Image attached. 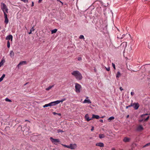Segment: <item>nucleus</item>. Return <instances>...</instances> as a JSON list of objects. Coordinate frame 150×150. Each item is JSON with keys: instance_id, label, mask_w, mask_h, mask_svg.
Listing matches in <instances>:
<instances>
[{"instance_id": "nucleus-1", "label": "nucleus", "mask_w": 150, "mask_h": 150, "mask_svg": "<svg viewBox=\"0 0 150 150\" xmlns=\"http://www.w3.org/2000/svg\"><path fill=\"white\" fill-rule=\"evenodd\" d=\"M1 9L4 13V23L7 24L8 22V19L7 14L8 13V9L6 5L4 3H1Z\"/></svg>"}, {"instance_id": "nucleus-2", "label": "nucleus", "mask_w": 150, "mask_h": 150, "mask_svg": "<svg viewBox=\"0 0 150 150\" xmlns=\"http://www.w3.org/2000/svg\"><path fill=\"white\" fill-rule=\"evenodd\" d=\"M148 115V114H145L141 115L140 118L139 120V122H144L147 121L149 117Z\"/></svg>"}, {"instance_id": "nucleus-3", "label": "nucleus", "mask_w": 150, "mask_h": 150, "mask_svg": "<svg viewBox=\"0 0 150 150\" xmlns=\"http://www.w3.org/2000/svg\"><path fill=\"white\" fill-rule=\"evenodd\" d=\"M81 87V86L78 83H76L75 86V91L77 93H79L80 92V89Z\"/></svg>"}, {"instance_id": "nucleus-4", "label": "nucleus", "mask_w": 150, "mask_h": 150, "mask_svg": "<svg viewBox=\"0 0 150 150\" xmlns=\"http://www.w3.org/2000/svg\"><path fill=\"white\" fill-rule=\"evenodd\" d=\"M50 139L51 141L55 144H56V143H58L60 142L59 139H54L52 137H50Z\"/></svg>"}, {"instance_id": "nucleus-5", "label": "nucleus", "mask_w": 150, "mask_h": 150, "mask_svg": "<svg viewBox=\"0 0 150 150\" xmlns=\"http://www.w3.org/2000/svg\"><path fill=\"white\" fill-rule=\"evenodd\" d=\"M144 130V128L142 125H139L137 126L136 130L138 132H141Z\"/></svg>"}, {"instance_id": "nucleus-6", "label": "nucleus", "mask_w": 150, "mask_h": 150, "mask_svg": "<svg viewBox=\"0 0 150 150\" xmlns=\"http://www.w3.org/2000/svg\"><path fill=\"white\" fill-rule=\"evenodd\" d=\"M148 68L150 69V64H146L145 66H142L141 67L142 69L144 71L146 70V69Z\"/></svg>"}, {"instance_id": "nucleus-7", "label": "nucleus", "mask_w": 150, "mask_h": 150, "mask_svg": "<svg viewBox=\"0 0 150 150\" xmlns=\"http://www.w3.org/2000/svg\"><path fill=\"white\" fill-rule=\"evenodd\" d=\"M69 148L71 149H73L76 147V145L75 144H70L69 146Z\"/></svg>"}, {"instance_id": "nucleus-8", "label": "nucleus", "mask_w": 150, "mask_h": 150, "mask_svg": "<svg viewBox=\"0 0 150 150\" xmlns=\"http://www.w3.org/2000/svg\"><path fill=\"white\" fill-rule=\"evenodd\" d=\"M72 75H81L79 72L78 71H75L71 73Z\"/></svg>"}, {"instance_id": "nucleus-9", "label": "nucleus", "mask_w": 150, "mask_h": 150, "mask_svg": "<svg viewBox=\"0 0 150 150\" xmlns=\"http://www.w3.org/2000/svg\"><path fill=\"white\" fill-rule=\"evenodd\" d=\"M133 106H132L134 109L137 110L138 109L139 107V105L138 103H132Z\"/></svg>"}, {"instance_id": "nucleus-10", "label": "nucleus", "mask_w": 150, "mask_h": 150, "mask_svg": "<svg viewBox=\"0 0 150 150\" xmlns=\"http://www.w3.org/2000/svg\"><path fill=\"white\" fill-rule=\"evenodd\" d=\"M27 64V62L26 61H23L20 62L19 64L18 65V67H19L21 65L26 64Z\"/></svg>"}, {"instance_id": "nucleus-11", "label": "nucleus", "mask_w": 150, "mask_h": 150, "mask_svg": "<svg viewBox=\"0 0 150 150\" xmlns=\"http://www.w3.org/2000/svg\"><path fill=\"white\" fill-rule=\"evenodd\" d=\"M56 101L52 102L48 104L49 106H54L57 105Z\"/></svg>"}, {"instance_id": "nucleus-12", "label": "nucleus", "mask_w": 150, "mask_h": 150, "mask_svg": "<svg viewBox=\"0 0 150 150\" xmlns=\"http://www.w3.org/2000/svg\"><path fill=\"white\" fill-rule=\"evenodd\" d=\"M6 40H10L12 41L13 39V36L11 35H9L7 36L6 38Z\"/></svg>"}, {"instance_id": "nucleus-13", "label": "nucleus", "mask_w": 150, "mask_h": 150, "mask_svg": "<svg viewBox=\"0 0 150 150\" xmlns=\"http://www.w3.org/2000/svg\"><path fill=\"white\" fill-rule=\"evenodd\" d=\"M120 46H122L123 47L125 48L127 46V43L126 42H123L121 44Z\"/></svg>"}, {"instance_id": "nucleus-14", "label": "nucleus", "mask_w": 150, "mask_h": 150, "mask_svg": "<svg viewBox=\"0 0 150 150\" xmlns=\"http://www.w3.org/2000/svg\"><path fill=\"white\" fill-rule=\"evenodd\" d=\"M130 139L127 137H124L123 140V142H128L130 141Z\"/></svg>"}, {"instance_id": "nucleus-15", "label": "nucleus", "mask_w": 150, "mask_h": 150, "mask_svg": "<svg viewBox=\"0 0 150 150\" xmlns=\"http://www.w3.org/2000/svg\"><path fill=\"white\" fill-rule=\"evenodd\" d=\"M96 146H99L101 147H103L104 146V144L101 142L98 143L96 144Z\"/></svg>"}, {"instance_id": "nucleus-16", "label": "nucleus", "mask_w": 150, "mask_h": 150, "mask_svg": "<svg viewBox=\"0 0 150 150\" xmlns=\"http://www.w3.org/2000/svg\"><path fill=\"white\" fill-rule=\"evenodd\" d=\"M85 118L87 121L88 122L92 120V118L90 119L88 114H86L85 116Z\"/></svg>"}, {"instance_id": "nucleus-17", "label": "nucleus", "mask_w": 150, "mask_h": 150, "mask_svg": "<svg viewBox=\"0 0 150 150\" xmlns=\"http://www.w3.org/2000/svg\"><path fill=\"white\" fill-rule=\"evenodd\" d=\"M66 100V98H64L63 99H62L60 100H57V101H56V103L57 104H58L59 103H60V102H62V103L65 100Z\"/></svg>"}, {"instance_id": "nucleus-18", "label": "nucleus", "mask_w": 150, "mask_h": 150, "mask_svg": "<svg viewBox=\"0 0 150 150\" xmlns=\"http://www.w3.org/2000/svg\"><path fill=\"white\" fill-rule=\"evenodd\" d=\"M77 80H81L82 78V76H74Z\"/></svg>"}, {"instance_id": "nucleus-19", "label": "nucleus", "mask_w": 150, "mask_h": 150, "mask_svg": "<svg viewBox=\"0 0 150 150\" xmlns=\"http://www.w3.org/2000/svg\"><path fill=\"white\" fill-rule=\"evenodd\" d=\"M100 118L99 116L98 115H95L93 114L92 115V118H96V119H99Z\"/></svg>"}, {"instance_id": "nucleus-20", "label": "nucleus", "mask_w": 150, "mask_h": 150, "mask_svg": "<svg viewBox=\"0 0 150 150\" xmlns=\"http://www.w3.org/2000/svg\"><path fill=\"white\" fill-rule=\"evenodd\" d=\"M83 103H87L88 104H90L91 103V102L90 100H89L85 99L83 101Z\"/></svg>"}, {"instance_id": "nucleus-21", "label": "nucleus", "mask_w": 150, "mask_h": 150, "mask_svg": "<svg viewBox=\"0 0 150 150\" xmlns=\"http://www.w3.org/2000/svg\"><path fill=\"white\" fill-rule=\"evenodd\" d=\"M5 62V60L4 59H2L0 62V67L3 65L4 63Z\"/></svg>"}, {"instance_id": "nucleus-22", "label": "nucleus", "mask_w": 150, "mask_h": 150, "mask_svg": "<svg viewBox=\"0 0 150 150\" xmlns=\"http://www.w3.org/2000/svg\"><path fill=\"white\" fill-rule=\"evenodd\" d=\"M10 55L11 57H13L14 55V53L13 51L11 50L10 51Z\"/></svg>"}, {"instance_id": "nucleus-23", "label": "nucleus", "mask_w": 150, "mask_h": 150, "mask_svg": "<svg viewBox=\"0 0 150 150\" xmlns=\"http://www.w3.org/2000/svg\"><path fill=\"white\" fill-rule=\"evenodd\" d=\"M99 137L100 139H102L104 138L105 136L103 134H100L99 135Z\"/></svg>"}, {"instance_id": "nucleus-24", "label": "nucleus", "mask_w": 150, "mask_h": 150, "mask_svg": "<svg viewBox=\"0 0 150 150\" xmlns=\"http://www.w3.org/2000/svg\"><path fill=\"white\" fill-rule=\"evenodd\" d=\"M57 29H55L54 30H52L51 31L52 34L55 33L57 31Z\"/></svg>"}, {"instance_id": "nucleus-25", "label": "nucleus", "mask_w": 150, "mask_h": 150, "mask_svg": "<svg viewBox=\"0 0 150 150\" xmlns=\"http://www.w3.org/2000/svg\"><path fill=\"white\" fill-rule=\"evenodd\" d=\"M53 86H54V85L50 86L48 88H46V90L47 91H49Z\"/></svg>"}, {"instance_id": "nucleus-26", "label": "nucleus", "mask_w": 150, "mask_h": 150, "mask_svg": "<svg viewBox=\"0 0 150 150\" xmlns=\"http://www.w3.org/2000/svg\"><path fill=\"white\" fill-rule=\"evenodd\" d=\"M114 119H115V117H114L112 116V117H110L108 119V120H109L110 121V120H114Z\"/></svg>"}, {"instance_id": "nucleus-27", "label": "nucleus", "mask_w": 150, "mask_h": 150, "mask_svg": "<svg viewBox=\"0 0 150 150\" xmlns=\"http://www.w3.org/2000/svg\"><path fill=\"white\" fill-rule=\"evenodd\" d=\"M7 47L8 48H9L10 47V42H9V41H7Z\"/></svg>"}, {"instance_id": "nucleus-28", "label": "nucleus", "mask_w": 150, "mask_h": 150, "mask_svg": "<svg viewBox=\"0 0 150 150\" xmlns=\"http://www.w3.org/2000/svg\"><path fill=\"white\" fill-rule=\"evenodd\" d=\"M5 76H2L0 78V82L4 78Z\"/></svg>"}, {"instance_id": "nucleus-29", "label": "nucleus", "mask_w": 150, "mask_h": 150, "mask_svg": "<svg viewBox=\"0 0 150 150\" xmlns=\"http://www.w3.org/2000/svg\"><path fill=\"white\" fill-rule=\"evenodd\" d=\"M57 132L58 133L62 132H64L62 130L58 129L57 130Z\"/></svg>"}, {"instance_id": "nucleus-30", "label": "nucleus", "mask_w": 150, "mask_h": 150, "mask_svg": "<svg viewBox=\"0 0 150 150\" xmlns=\"http://www.w3.org/2000/svg\"><path fill=\"white\" fill-rule=\"evenodd\" d=\"M125 36V34H123L122 35V37H119L118 36H117V38H119V39H122L123 38L124 36Z\"/></svg>"}, {"instance_id": "nucleus-31", "label": "nucleus", "mask_w": 150, "mask_h": 150, "mask_svg": "<svg viewBox=\"0 0 150 150\" xmlns=\"http://www.w3.org/2000/svg\"><path fill=\"white\" fill-rule=\"evenodd\" d=\"M21 1L25 3H28V0H21Z\"/></svg>"}, {"instance_id": "nucleus-32", "label": "nucleus", "mask_w": 150, "mask_h": 150, "mask_svg": "<svg viewBox=\"0 0 150 150\" xmlns=\"http://www.w3.org/2000/svg\"><path fill=\"white\" fill-rule=\"evenodd\" d=\"M5 100L6 101H7V102H11V100H10L8 98H6L5 99Z\"/></svg>"}, {"instance_id": "nucleus-33", "label": "nucleus", "mask_w": 150, "mask_h": 150, "mask_svg": "<svg viewBox=\"0 0 150 150\" xmlns=\"http://www.w3.org/2000/svg\"><path fill=\"white\" fill-rule=\"evenodd\" d=\"M132 106H133V105L132 104V103H131L130 105H129L128 106H127L126 107V108L127 109L128 108H129Z\"/></svg>"}, {"instance_id": "nucleus-34", "label": "nucleus", "mask_w": 150, "mask_h": 150, "mask_svg": "<svg viewBox=\"0 0 150 150\" xmlns=\"http://www.w3.org/2000/svg\"><path fill=\"white\" fill-rule=\"evenodd\" d=\"M79 38L81 39H84V37L83 35H81L80 36Z\"/></svg>"}, {"instance_id": "nucleus-35", "label": "nucleus", "mask_w": 150, "mask_h": 150, "mask_svg": "<svg viewBox=\"0 0 150 150\" xmlns=\"http://www.w3.org/2000/svg\"><path fill=\"white\" fill-rule=\"evenodd\" d=\"M149 146H150V143H148L146 144L145 145L144 147H147Z\"/></svg>"}, {"instance_id": "nucleus-36", "label": "nucleus", "mask_w": 150, "mask_h": 150, "mask_svg": "<svg viewBox=\"0 0 150 150\" xmlns=\"http://www.w3.org/2000/svg\"><path fill=\"white\" fill-rule=\"evenodd\" d=\"M35 29L34 28V27L33 26V27H32V28H31V29L30 30V31L32 32L33 31L35 30Z\"/></svg>"}, {"instance_id": "nucleus-37", "label": "nucleus", "mask_w": 150, "mask_h": 150, "mask_svg": "<svg viewBox=\"0 0 150 150\" xmlns=\"http://www.w3.org/2000/svg\"><path fill=\"white\" fill-rule=\"evenodd\" d=\"M105 68L107 71H110V67H105Z\"/></svg>"}, {"instance_id": "nucleus-38", "label": "nucleus", "mask_w": 150, "mask_h": 150, "mask_svg": "<svg viewBox=\"0 0 150 150\" xmlns=\"http://www.w3.org/2000/svg\"><path fill=\"white\" fill-rule=\"evenodd\" d=\"M63 146L65 147H67L69 148V146L65 144H62Z\"/></svg>"}, {"instance_id": "nucleus-39", "label": "nucleus", "mask_w": 150, "mask_h": 150, "mask_svg": "<svg viewBox=\"0 0 150 150\" xmlns=\"http://www.w3.org/2000/svg\"><path fill=\"white\" fill-rule=\"evenodd\" d=\"M48 107V104H46L43 106V107L44 108L46 107Z\"/></svg>"}, {"instance_id": "nucleus-40", "label": "nucleus", "mask_w": 150, "mask_h": 150, "mask_svg": "<svg viewBox=\"0 0 150 150\" xmlns=\"http://www.w3.org/2000/svg\"><path fill=\"white\" fill-rule=\"evenodd\" d=\"M112 66L113 67L114 69H115V64H114L113 63H112Z\"/></svg>"}, {"instance_id": "nucleus-41", "label": "nucleus", "mask_w": 150, "mask_h": 150, "mask_svg": "<svg viewBox=\"0 0 150 150\" xmlns=\"http://www.w3.org/2000/svg\"><path fill=\"white\" fill-rule=\"evenodd\" d=\"M78 60L79 61H81L82 60V58L81 57H78Z\"/></svg>"}, {"instance_id": "nucleus-42", "label": "nucleus", "mask_w": 150, "mask_h": 150, "mask_svg": "<svg viewBox=\"0 0 150 150\" xmlns=\"http://www.w3.org/2000/svg\"><path fill=\"white\" fill-rule=\"evenodd\" d=\"M120 72L119 71H118L117 72V74H116V75H120Z\"/></svg>"}, {"instance_id": "nucleus-43", "label": "nucleus", "mask_w": 150, "mask_h": 150, "mask_svg": "<svg viewBox=\"0 0 150 150\" xmlns=\"http://www.w3.org/2000/svg\"><path fill=\"white\" fill-rule=\"evenodd\" d=\"M134 93L133 92H131V95L132 96H133L134 95Z\"/></svg>"}, {"instance_id": "nucleus-44", "label": "nucleus", "mask_w": 150, "mask_h": 150, "mask_svg": "<svg viewBox=\"0 0 150 150\" xmlns=\"http://www.w3.org/2000/svg\"><path fill=\"white\" fill-rule=\"evenodd\" d=\"M94 129V127H93V126H92V128H91V131H93V130Z\"/></svg>"}, {"instance_id": "nucleus-45", "label": "nucleus", "mask_w": 150, "mask_h": 150, "mask_svg": "<svg viewBox=\"0 0 150 150\" xmlns=\"http://www.w3.org/2000/svg\"><path fill=\"white\" fill-rule=\"evenodd\" d=\"M34 3L33 1H32L31 6L33 7L34 6Z\"/></svg>"}, {"instance_id": "nucleus-46", "label": "nucleus", "mask_w": 150, "mask_h": 150, "mask_svg": "<svg viewBox=\"0 0 150 150\" xmlns=\"http://www.w3.org/2000/svg\"><path fill=\"white\" fill-rule=\"evenodd\" d=\"M120 89L121 91H122L123 90V89L121 87H120Z\"/></svg>"}, {"instance_id": "nucleus-47", "label": "nucleus", "mask_w": 150, "mask_h": 150, "mask_svg": "<svg viewBox=\"0 0 150 150\" xmlns=\"http://www.w3.org/2000/svg\"><path fill=\"white\" fill-rule=\"evenodd\" d=\"M99 121L100 122H102V123H103V120H102V119H100L99 120Z\"/></svg>"}, {"instance_id": "nucleus-48", "label": "nucleus", "mask_w": 150, "mask_h": 150, "mask_svg": "<svg viewBox=\"0 0 150 150\" xmlns=\"http://www.w3.org/2000/svg\"><path fill=\"white\" fill-rule=\"evenodd\" d=\"M53 114L54 115H57V114H58V113H57L56 112H53Z\"/></svg>"}, {"instance_id": "nucleus-49", "label": "nucleus", "mask_w": 150, "mask_h": 150, "mask_svg": "<svg viewBox=\"0 0 150 150\" xmlns=\"http://www.w3.org/2000/svg\"><path fill=\"white\" fill-rule=\"evenodd\" d=\"M148 46L149 48L150 49V42L148 43Z\"/></svg>"}, {"instance_id": "nucleus-50", "label": "nucleus", "mask_w": 150, "mask_h": 150, "mask_svg": "<svg viewBox=\"0 0 150 150\" xmlns=\"http://www.w3.org/2000/svg\"><path fill=\"white\" fill-rule=\"evenodd\" d=\"M57 115L60 116H61V113H58Z\"/></svg>"}, {"instance_id": "nucleus-51", "label": "nucleus", "mask_w": 150, "mask_h": 150, "mask_svg": "<svg viewBox=\"0 0 150 150\" xmlns=\"http://www.w3.org/2000/svg\"><path fill=\"white\" fill-rule=\"evenodd\" d=\"M59 2L61 3V4H62V5H63V3L62 1H59Z\"/></svg>"}, {"instance_id": "nucleus-52", "label": "nucleus", "mask_w": 150, "mask_h": 150, "mask_svg": "<svg viewBox=\"0 0 150 150\" xmlns=\"http://www.w3.org/2000/svg\"><path fill=\"white\" fill-rule=\"evenodd\" d=\"M32 31H30L28 33L29 34H30L32 33Z\"/></svg>"}, {"instance_id": "nucleus-53", "label": "nucleus", "mask_w": 150, "mask_h": 150, "mask_svg": "<svg viewBox=\"0 0 150 150\" xmlns=\"http://www.w3.org/2000/svg\"><path fill=\"white\" fill-rule=\"evenodd\" d=\"M42 1V0H39V1H38V2L39 3H40L41 2V1Z\"/></svg>"}, {"instance_id": "nucleus-54", "label": "nucleus", "mask_w": 150, "mask_h": 150, "mask_svg": "<svg viewBox=\"0 0 150 150\" xmlns=\"http://www.w3.org/2000/svg\"><path fill=\"white\" fill-rule=\"evenodd\" d=\"M119 76H118V75L116 76V78H119Z\"/></svg>"}, {"instance_id": "nucleus-55", "label": "nucleus", "mask_w": 150, "mask_h": 150, "mask_svg": "<svg viewBox=\"0 0 150 150\" xmlns=\"http://www.w3.org/2000/svg\"><path fill=\"white\" fill-rule=\"evenodd\" d=\"M129 117V115H127V118H128Z\"/></svg>"}, {"instance_id": "nucleus-56", "label": "nucleus", "mask_w": 150, "mask_h": 150, "mask_svg": "<svg viewBox=\"0 0 150 150\" xmlns=\"http://www.w3.org/2000/svg\"><path fill=\"white\" fill-rule=\"evenodd\" d=\"M111 150H115V149L114 148H112Z\"/></svg>"}, {"instance_id": "nucleus-57", "label": "nucleus", "mask_w": 150, "mask_h": 150, "mask_svg": "<svg viewBox=\"0 0 150 150\" xmlns=\"http://www.w3.org/2000/svg\"><path fill=\"white\" fill-rule=\"evenodd\" d=\"M88 97H86V99H87V100H88Z\"/></svg>"}, {"instance_id": "nucleus-58", "label": "nucleus", "mask_w": 150, "mask_h": 150, "mask_svg": "<svg viewBox=\"0 0 150 150\" xmlns=\"http://www.w3.org/2000/svg\"><path fill=\"white\" fill-rule=\"evenodd\" d=\"M57 1H60L59 0H57Z\"/></svg>"}, {"instance_id": "nucleus-59", "label": "nucleus", "mask_w": 150, "mask_h": 150, "mask_svg": "<svg viewBox=\"0 0 150 150\" xmlns=\"http://www.w3.org/2000/svg\"><path fill=\"white\" fill-rule=\"evenodd\" d=\"M103 117H104L103 116V117H101V118H103Z\"/></svg>"}, {"instance_id": "nucleus-60", "label": "nucleus", "mask_w": 150, "mask_h": 150, "mask_svg": "<svg viewBox=\"0 0 150 150\" xmlns=\"http://www.w3.org/2000/svg\"><path fill=\"white\" fill-rule=\"evenodd\" d=\"M149 73L150 74V71H149Z\"/></svg>"}, {"instance_id": "nucleus-61", "label": "nucleus", "mask_w": 150, "mask_h": 150, "mask_svg": "<svg viewBox=\"0 0 150 150\" xmlns=\"http://www.w3.org/2000/svg\"><path fill=\"white\" fill-rule=\"evenodd\" d=\"M5 75V74H3V75Z\"/></svg>"}, {"instance_id": "nucleus-62", "label": "nucleus", "mask_w": 150, "mask_h": 150, "mask_svg": "<svg viewBox=\"0 0 150 150\" xmlns=\"http://www.w3.org/2000/svg\"><path fill=\"white\" fill-rule=\"evenodd\" d=\"M27 83H26V84H25L24 85H26V84H27Z\"/></svg>"}]
</instances>
